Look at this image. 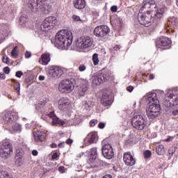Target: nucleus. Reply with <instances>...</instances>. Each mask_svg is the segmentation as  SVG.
I'll return each instance as SVG.
<instances>
[{
    "instance_id": "1",
    "label": "nucleus",
    "mask_w": 178,
    "mask_h": 178,
    "mask_svg": "<svg viewBox=\"0 0 178 178\" xmlns=\"http://www.w3.org/2000/svg\"><path fill=\"white\" fill-rule=\"evenodd\" d=\"M73 42V33L67 30H61L56 35L54 45L58 49H67Z\"/></svg>"
},
{
    "instance_id": "2",
    "label": "nucleus",
    "mask_w": 178,
    "mask_h": 178,
    "mask_svg": "<svg viewBox=\"0 0 178 178\" xmlns=\"http://www.w3.org/2000/svg\"><path fill=\"white\" fill-rule=\"evenodd\" d=\"M147 102L151 104L146 108V113L149 119H155V118H158V116H159V112L161 111V106L159 105V100H158V97L155 92L148 94Z\"/></svg>"
},
{
    "instance_id": "3",
    "label": "nucleus",
    "mask_w": 178,
    "mask_h": 178,
    "mask_svg": "<svg viewBox=\"0 0 178 178\" xmlns=\"http://www.w3.org/2000/svg\"><path fill=\"white\" fill-rule=\"evenodd\" d=\"M28 8L32 13H36L38 9H41L44 13H49L51 8V5L47 3V0H29Z\"/></svg>"
},
{
    "instance_id": "4",
    "label": "nucleus",
    "mask_w": 178,
    "mask_h": 178,
    "mask_svg": "<svg viewBox=\"0 0 178 178\" xmlns=\"http://www.w3.org/2000/svg\"><path fill=\"white\" fill-rule=\"evenodd\" d=\"M57 23L58 19H56V17H47L44 19V20H43L40 26L35 29V31L40 35H42L44 33L49 31V30H52V29L56 26Z\"/></svg>"
},
{
    "instance_id": "5",
    "label": "nucleus",
    "mask_w": 178,
    "mask_h": 178,
    "mask_svg": "<svg viewBox=\"0 0 178 178\" xmlns=\"http://www.w3.org/2000/svg\"><path fill=\"white\" fill-rule=\"evenodd\" d=\"M144 11H141L140 10L138 14V20L142 26H145V27H148L151 26L152 23L156 24V20L155 17L152 15V11L146 10V13H143Z\"/></svg>"
},
{
    "instance_id": "6",
    "label": "nucleus",
    "mask_w": 178,
    "mask_h": 178,
    "mask_svg": "<svg viewBox=\"0 0 178 178\" xmlns=\"http://www.w3.org/2000/svg\"><path fill=\"white\" fill-rule=\"evenodd\" d=\"M76 87V81L74 79H65L62 80L58 86V90L60 94H70Z\"/></svg>"
},
{
    "instance_id": "7",
    "label": "nucleus",
    "mask_w": 178,
    "mask_h": 178,
    "mask_svg": "<svg viewBox=\"0 0 178 178\" xmlns=\"http://www.w3.org/2000/svg\"><path fill=\"white\" fill-rule=\"evenodd\" d=\"M165 101L167 106H177L178 105V88L171 90Z\"/></svg>"
},
{
    "instance_id": "8",
    "label": "nucleus",
    "mask_w": 178,
    "mask_h": 178,
    "mask_svg": "<svg viewBox=\"0 0 178 178\" xmlns=\"http://www.w3.org/2000/svg\"><path fill=\"white\" fill-rule=\"evenodd\" d=\"M93 44L92 39L89 36H82L77 40L76 47L80 49H87L92 47Z\"/></svg>"
},
{
    "instance_id": "9",
    "label": "nucleus",
    "mask_w": 178,
    "mask_h": 178,
    "mask_svg": "<svg viewBox=\"0 0 178 178\" xmlns=\"http://www.w3.org/2000/svg\"><path fill=\"white\" fill-rule=\"evenodd\" d=\"M131 123L136 130H144V129H145V120L142 115H137L134 116Z\"/></svg>"
},
{
    "instance_id": "10",
    "label": "nucleus",
    "mask_w": 178,
    "mask_h": 178,
    "mask_svg": "<svg viewBox=\"0 0 178 178\" xmlns=\"http://www.w3.org/2000/svg\"><path fill=\"white\" fill-rule=\"evenodd\" d=\"M44 120L47 122H51L53 126H56V124H59L60 126H63L66 124V122L59 119L56 114H55V111H51L49 114H47L44 118Z\"/></svg>"
},
{
    "instance_id": "11",
    "label": "nucleus",
    "mask_w": 178,
    "mask_h": 178,
    "mask_svg": "<svg viewBox=\"0 0 178 178\" xmlns=\"http://www.w3.org/2000/svg\"><path fill=\"white\" fill-rule=\"evenodd\" d=\"M11 152H13V145L9 141H4L0 149L1 156L2 158H8Z\"/></svg>"
},
{
    "instance_id": "12",
    "label": "nucleus",
    "mask_w": 178,
    "mask_h": 178,
    "mask_svg": "<svg viewBox=\"0 0 178 178\" xmlns=\"http://www.w3.org/2000/svg\"><path fill=\"white\" fill-rule=\"evenodd\" d=\"M57 106L59 111L67 112L70 108V100L67 97H61L57 101Z\"/></svg>"
},
{
    "instance_id": "13",
    "label": "nucleus",
    "mask_w": 178,
    "mask_h": 178,
    "mask_svg": "<svg viewBox=\"0 0 178 178\" xmlns=\"http://www.w3.org/2000/svg\"><path fill=\"white\" fill-rule=\"evenodd\" d=\"M111 33V29L106 25H100L95 27L94 30V35L95 37H105Z\"/></svg>"
},
{
    "instance_id": "14",
    "label": "nucleus",
    "mask_w": 178,
    "mask_h": 178,
    "mask_svg": "<svg viewBox=\"0 0 178 178\" xmlns=\"http://www.w3.org/2000/svg\"><path fill=\"white\" fill-rule=\"evenodd\" d=\"M90 85H88V81L87 79H81L80 84L78 86V95L80 97H84L87 92L88 91Z\"/></svg>"
},
{
    "instance_id": "15",
    "label": "nucleus",
    "mask_w": 178,
    "mask_h": 178,
    "mask_svg": "<svg viewBox=\"0 0 178 178\" xmlns=\"http://www.w3.org/2000/svg\"><path fill=\"white\" fill-rule=\"evenodd\" d=\"M102 153L106 159H112L115 155L113 148H112V145L109 143H106L102 147Z\"/></svg>"
},
{
    "instance_id": "16",
    "label": "nucleus",
    "mask_w": 178,
    "mask_h": 178,
    "mask_svg": "<svg viewBox=\"0 0 178 178\" xmlns=\"http://www.w3.org/2000/svg\"><path fill=\"white\" fill-rule=\"evenodd\" d=\"M99 74L100 77H102L103 83H104L105 81H113V80H115V76L112 75V72H111V71L106 70V68H103L99 72Z\"/></svg>"
},
{
    "instance_id": "17",
    "label": "nucleus",
    "mask_w": 178,
    "mask_h": 178,
    "mask_svg": "<svg viewBox=\"0 0 178 178\" xmlns=\"http://www.w3.org/2000/svg\"><path fill=\"white\" fill-rule=\"evenodd\" d=\"M172 44V40L169 38L162 37L156 43L158 48H161V49H168L170 44Z\"/></svg>"
},
{
    "instance_id": "18",
    "label": "nucleus",
    "mask_w": 178,
    "mask_h": 178,
    "mask_svg": "<svg viewBox=\"0 0 178 178\" xmlns=\"http://www.w3.org/2000/svg\"><path fill=\"white\" fill-rule=\"evenodd\" d=\"M123 161L127 166H134L136 165V159L131 155V152H127L123 154Z\"/></svg>"
},
{
    "instance_id": "19",
    "label": "nucleus",
    "mask_w": 178,
    "mask_h": 178,
    "mask_svg": "<svg viewBox=\"0 0 178 178\" xmlns=\"http://www.w3.org/2000/svg\"><path fill=\"white\" fill-rule=\"evenodd\" d=\"M33 138L35 143H42L47 138V134L42 130L33 131Z\"/></svg>"
},
{
    "instance_id": "20",
    "label": "nucleus",
    "mask_w": 178,
    "mask_h": 178,
    "mask_svg": "<svg viewBox=\"0 0 178 178\" xmlns=\"http://www.w3.org/2000/svg\"><path fill=\"white\" fill-rule=\"evenodd\" d=\"M152 15L154 16V19H156V24H158L159 22H161V19L163 17V14L166 12V8L162 7L157 10V11H151Z\"/></svg>"
},
{
    "instance_id": "21",
    "label": "nucleus",
    "mask_w": 178,
    "mask_h": 178,
    "mask_svg": "<svg viewBox=\"0 0 178 178\" xmlns=\"http://www.w3.org/2000/svg\"><path fill=\"white\" fill-rule=\"evenodd\" d=\"M10 34V26L5 24L2 30L0 31V44L3 42V40Z\"/></svg>"
},
{
    "instance_id": "22",
    "label": "nucleus",
    "mask_w": 178,
    "mask_h": 178,
    "mask_svg": "<svg viewBox=\"0 0 178 178\" xmlns=\"http://www.w3.org/2000/svg\"><path fill=\"white\" fill-rule=\"evenodd\" d=\"M85 141L88 143V144H95V143L98 141V134L95 131L90 132L88 134Z\"/></svg>"
},
{
    "instance_id": "23",
    "label": "nucleus",
    "mask_w": 178,
    "mask_h": 178,
    "mask_svg": "<svg viewBox=\"0 0 178 178\" xmlns=\"http://www.w3.org/2000/svg\"><path fill=\"white\" fill-rule=\"evenodd\" d=\"M101 104H103L104 106L112 105V95L108 93L103 94L101 99Z\"/></svg>"
},
{
    "instance_id": "24",
    "label": "nucleus",
    "mask_w": 178,
    "mask_h": 178,
    "mask_svg": "<svg viewBox=\"0 0 178 178\" xmlns=\"http://www.w3.org/2000/svg\"><path fill=\"white\" fill-rule=\"evenodd\" d=\"M49 74L54 79H58L63 74V70L60 67H55L49 70Z\"/></svg>"
},
{
    "instance_id": "25",
    "label": "nucleus",
    "mask_w": 178,
    "mask_h": 178,
    "mask_svg": "<svg viewBox=\"0 0 178 178\" xmlns=\"http://www.w3.org/2000/svg\"><path fill=\"white\" fill-rule=\"evenodd\" d=\"M3 120L7 123H15L17 120V115L15 113H7L3 117Z\"/></svg>"
},
{
    "instance_id": "26",
    "label": "nucleus",
    "mask_w": 178,
    "mask_h": 178,
    "mask_svg": "<svg viewBox=\"0 0 178 178\" xmlns=\"http://www.w3.org/2000/svg\"><path fill=\"white\" fill-rule=\"evenodd\" d=\"M49 62H51V54L49 53L43 54L39 60L40 65H43L44 66H47Z\"/></svg>"
},
{
    "instance_id": "27",
    "label": "nucleus",
    "mask_w": 178,
    "mask_h": 178,
    "mask_svg": "<svg viewBox=\"0 0 178 178\" xmlns=\"http://www.w3.org/2000/svg\"><path fill=\"white\" fill-rule=\"evenodd\" d=\"M88 163H92L97 159V147H92L88 152Z\"/></svg>"
},
{
    "instance_id": "28",
    "label": "nucleus",
    "mask_w": 178,
    "mask_h": 178,
    "mask_svg": "<svg viewBox=\"0 0 178 178\" xmlns=\"http://www.w3.org/2000/svg\"><path fill=\"white\" fill-rule=\"evenodd\" d=\"M104 83V80L102 79V77L98 74L97 75H95L92 77V84L93 87H95L97 86H101Z\"/></svg>"
},
{
    "instance_id": "29",
    "label": "nucleus",
    "mask_w": 178,
    "mask_h": 178,
    "mask_svg": "<svg viewBox=\"0 0 178 178\" xmlns=\"http://www.w3.org/2000/svg\"><path fill=\"white\" fill-rule=\"evenodd\" d=\"M73 3L76 9H84L86 8V0H75Z\"/></svg>"
},
{
    "instance_id": "30",
    "label": "nucleus",
    "mask_w": 178,
    "mask_h": 178,
    "mask_svg": "<svg viewBox=\"0 0 178 178\" xmlns=\"http://www.w3.org/2000/svg\"><path fill=\"white\" fill-rule=\"evenodd\" d=\"M153 5H156L155 3V1H154V0H152L149 2L143 3V6L140 8V12H145V10H144V9H148V8H149V6H153Z\"/></svg>"
},
{
    "instance_id": "31",
    "label": "nucleus",
    "mask_w": 178,
    "mask_h": 178,
    "mask_svg": "<svg viewBox=\"0 0 178 178\" xmlns=\"http://www.w3.org/2000/svg\"><path fill=\"white\" fill-rule=\"evenodd\" d=\"M156 151L158 155H163V154H165V146L163 145H158Z\"/></svg>"
},
{
    "instance_id": "32",
    "label": "nucleus",
    "mask_w": 178,
    "mask_h": 178,
    "mask_svg": "<svg viewBox=\"0 0 178 178\" xmlns=\"http://www.w3.org/2000/svg\"><path fill=\"white\" fill-rule=\"evenodd\" d=\"M170 113L172 116H178V106H172L170 108Z\"/></svg>"
},
{
    "instance_id": "33",
    "label": "nucleus",
    "mask_w": 178,
    "mask_h": 178,
    "mask_svg": "<svg viewBox=\"0 0 178 178\" xmlns=\"http://www.w3.org/2000/svg\"><path fill=\"white\" fill-rule=\"evenodd\" d=\"M12 83H14V88L18 94H20V83L16 79H11Z\"/></svg>"
},
{
    "instance_id": "34",
    "label": "nucleus",
    "mask_w": 178,
    "mask_h": 178,
    "mask_svg": "<svg viewBox=\"0 0 178 178\" xmlns=\"http://www.w3.org/2000/svg\"><path fill=\"white\" fill-rule=\"evenodd\" d=\"M143 156L145 159H148L152 156V152H151V150H146L143 152Z\"/></svg>"
},
{
    "instance_id": "35",
    "label": "nucleus",
    "mask_w": 178,
    "mask_h": 178,
    "mask_svg": "<svg viewBox=\"0 0 178 178\" xmlns=\"http://www.w3.org/2000/svg\"><path fill=\"white\" fill-rule=\"evenodd\" d=\"M13 129L14 130V131H22V125H20L18 123H15L13 126Z\"/></svg>"
},
{
    "instance_id": "36",
    "label": "nucleus",
    "mask_w": 178,
    "mask_h": 178,
    "mask_svg": "<svg viewBox=\"0 0 178 178\" xmlns=\"http://www.w3.org/2000/svg\"><path fill=\"white\" fill-rule=\"evenodd\" d=\"M92 60L95 66H97V65H98V63H99V60L98 59V54H93Z\"/></svg>"
},
{
    "instance_id": "37",
    "label": "nucleus",
    "mask_w": 178,
    "mask_h": 178,
    "mask_svg": "<svg viewBox=\"0 0 178 178\" xmlns=\"http://www.w3.org/2000/svg\"><path fill=\"white\" fill-rule=\"evenodd\" d=\"M119 49H120V45L117 44L113 47V48L111 49V55H115V54H116L115 51H119Z\"/></svg>"
},
{
    "instance_id": "38",
    "label": "nucleus",
    "mask_w": 178,
    "mask_h": 178,
    "mask_svg": "<svg viewBox=\"0 0 178 178\" xmlns=\"http://www.w3.org/2000/svg\"><path fill=\"white\" fill-rule=\"evenodd\" d=\"M117 23V27L120 30V29L123 27V20L122 19H118Z\"/></svg>"
},
{
    "instance_id": "39",
    "label": "nucleus",
    "mask_w": 178,
    "mask_h": 178,
    "mask_svg": "<svg viewBox=\"0 0 178 178\" xmlns=\"http://www.w3.org/2000/svg\"><path fill=\"white\" fill-rule=\"evenodd\" d=\"M59 159V154H58V152H54L51 155V161H58Z\"/></svg>"
},
{
    "instance_id": "40",
    "label": "nucleus",
    "mask_w": 178,
    "mask_h": 178,
    "mask_svg": "<svg viewBox=\"0 0 178 178\" xmlns=\"http://www.w3.org/2000/svg\"><path fill=\"white\" fill-rule=\"evenodd\" d=\"M173 154H175V150H173V148H170L168 149V158H169V159H172V157L173 156Z\"/></svg>"
},
{
    "instance_id": "41",
    "label": "nucleus",
    "mask_w": 178,
    "mask_h": 178,
    "mask_svg": "<svg viewBox=\"0 0 178 178\" xmlns=\"http://www.w3.org/2000/svg\"><path fill=\"white\" fill-rule=\"evenodd\" d=\"M33 76H29L25 79V83H26L27 84H31L33 83Z\"/></svg>"
},
{
    "instance_id": "42",
    "label": "nucleus",
    "mask_w": 178,
    "mask_h": 178,
    "mask_svg": "<svg viewBox=\"0 0 178 178\" xmlns=\"http://www.w3.org/2000/svg\"><path fill=\"white\" fill-rule=\"evenodd\" d=\"M98 124V120H92L90 122V127H94L95 126V124Z\"/></svg>"
},
{
    "instance_id": "43",
    "label": "nucleus",
    "mask_w": 178,
    "mask_h": 178,
    "mask_svg": "<svg viewBox=\"0 0 178 178\" xmlns=\"http://www.w3.org/2000/svg\"><path fill=\"white\" fill-rule=\"evenodd\" d=\"M3 62L7 65H10V62H9V58H8L6 56H3Z\"/></svg>"
},
{
    "instance_id": "44",
    "label": "nucleus",
    "mask_w": 178,
    "mask_h": 178,
    "mask_svg": "<svg viewBox=\"0 0 178 178\" xmlns=\"http://www.w3.org/2000/svg\"><path fill=\"white\" fill-rule=\"evenodd\" d=\"M16 48H17V47H15L11 51V55L12 56H14V58L17 56V51H16Z\"/></svg>"
},
{
    "instance_id": "45",
    "label": "nucleus",
    "mask_w": 178,
    "mask_h": 178,
    "mask_svg": "<svg viewBox=\"0 0 178 178\" xmlns=\"http://www.w3.org/2000/svg\"><path fill=\"white\" fill-rule=\"evenodd\" d=\"M8 172L6 171H0V178H5L7 176Z\"/></svg>"
},
{
    "instance_id": "46",
    "label": "nucleus",
    "mask_w": 178,
    "mask_h": 178,
    "mask_svg": "<svg viewBox=\"0 0 178 178\" xmlns=\"http://www.w3.org/2000/svg\"><path fill=\"white\" fill-rule=\"evenodd\" d=\"M15 76L16 77H18V79H20L22 77V76H23V72L22 71H17L16 73H15Z\"/></svg>"
},
{
    "instance_id": "47",
    "label": "nucleus",
    "mask_w": 178,
    "mask_h": 178,
    "mask_svg": "<svg viewBox=\"0 0 178 178\" xmlns=\"http://www.w3.org/2000/svg\"><path fill=\"white\" fill-rule=\"evenodd\" d=\"M72 19H73V20H74V22H81L80 17L77 16V15H73Z\"/></svg>"
},
{
    "instance_id": "48",
    "label": "nucleus",
    "mask_w": 178,
    "mask_h": 178,
    "mask_svg": "<svg viewBox=\"0 0 178 178\" xmlns=\"http://www.w3.org/2000/svg\"><path fill=\"white\" fill-rule=\"evenodd\" d=\"M25 58H26V59H30V58H31V52L26 51L25 52Z\"/></svg>"
},
{
    "instance_id": "49",
    "label": "nucleus",
    "mask_w": 178,
    "mask_h": 178,
    "mask_svg": "<svg viewBox=\"0 0 178 178\" xmlns=\"http://www.w3.org/2000/svg\"><path fill=\"white\" fill-rule=\"evenodd\" d=\"M66 144L67 145H72L73 144V139H70V138L67 139Z\"/></svg>"
},
{
    "instance_id": "50",
    "label": "nucleus",
    "mask_w": 178,
    "mask_h": 178,
    "mask_svg": "<svg viewBox=\"0 0 178 178\" xmlns=\"http://www.w3.org/2000/svg\"><path fill=\"white\" fill-rule=\"evenodd\" d=\"M111 12H113V13L118 12V6H111Z\"/></svg>"
},
{
    "instance_id": "51",
    "label": "nucleus",
    "mask_w": 178,
    "mask_h": 178,
    "mask_svg": "<svg viewBox=\"0 0 178 178\" xmlns=\"http://www.w3.org/2000/svg\"><path fill=\"white\" fill-rule=\"evenodd\" d=\"M3 72L4 73H6V74H9V73H10V70L9 69V67H4Z\"/></svg>"
},
{
    "instance_id": "52",
    "label": "nucleus",
    "mask_w": 178,
    "mask_h": 178,
    "mask_svg": "<svg viewBox=\"0 0 178 178\" xmlns=\"http://www.w3.org/2000/svg\"><path fill=\"white\" fill-rule=\"evenodd\" d=\"M99 129H104L105 127V123L104 122H99L98 124Z\"/></svg>"
},
{
    "instance_id": "53",
    "label": "nucleus",
    "mask_w": 178,
    "mask_h": 178,
    "mask_svg": "<svg viewBox=\"0 0 178 178\" xmlns=\"http://www.w3.org/2000/svg\"><path fill=\"white\" fill-rule=\"evenodd\" d=\"M148 8L151 9L150 12H154V10L156 8V4H154L153 6H150L148 7Z\"/></svg>"
},
{
    "instance_id": "54",
    "label": "nucleus",
    "mask_w": 178,
    "mask_h": 178,
    "mask_svg": "<svg viewBox=\"0 0 178 178\" xmlns=\"http://www.w3.org/2000/svg\"><path fill=\"white\" fill-rule=\"evenodd\" d=\"M134 90V87L129 86L127 88V90L129 91V92H131Z\"/></svg>"
},
{
    "instance_id": "55",
    "label": "nucleus",
    "mask_w": 178,
    "mask_h": 178,
    "mask_svg": "<svg viewBox=\"0 0 178 178\" xmlns=\"http://www.w3.org/2000/svg\"><path fill=\"white\" fill-rule=\"evenodd\" d=\"M175 138L173 136H168L167 139L165 140L166 143H169V141H172Z\"/></svg>"
},
{
    "instance_id": "56",
    "label": "nucleus",
    "mask_w": 178,
    "mask_h": 178,
    "mask_svg": "<svg viewBox=\"0 0 178 178\" xmlns=\"http://www.w3.org/2000/svg\"><path fill=\"white\" fill-rule=\"evenodd\" d=\"M59 172H61V173H65V167L64 166H60L58 168Z\"/></svg>"
},
{
    "instance_id": "57",
    "label": "nucleus",
    "mask_w": 178,
    "mask_h": 178,
    "mask_svg": "<svg viewBox=\"0 0 178 178\" xmlns=\"http://www.w3.org/2000/svg\"><path fill=\"white\" fill-rule=\"evenodd\" d=\"M167 31L168 32V33H175V30H173V29H172L171 27H170L169 26V25H168V28H167Z\"/></svg>"
},
{
    "instance_id": "58",
    "label": "nucleus",
    "mask_w": 178,
    "mask_h": 178,
    "mask_svg": "<svg viewBox=\"0 0 178 178\" xmlns=\"http://www.w3.org/2000/svg\"><path fill=\"white\" fill-rule=\"evenodd\" d=\"M32 155H33V156H37V155H38V151H37V150H35V149L33 150V151H32Z\"/></svg>"
},
{
    "instance_id": "59",
    "label": "nucleus",
    "mask_w": 178,
    "mask_h": 178,
    "mask_svg": "<svg viewBox=\"0 0 178 178\" xmlns=\"http://www.w3.org/2000/svg\"><path fill=\"white\" fill-rule=\"evenodd\" d=\"M24 20H26V17H19V21L21 23H26Z\"/></svg>"
},
{
    "instance_id": "60",
    "label": "nucleus",
    "mask_w": 178,
    "mask_h": 178,
    "mask_svg": "<svg viewBox=\"0 0 178 178\" xmlns=\"http://www.w3.org/2000/svg\"><path fill=\"white\" fill-rule=\"evenodd\" d=\"M0 79H2L3 80H5V79H6V76H5V74L0 73Z\"/></svg>"
},
{
    "instance_id": "61",
    "label": "nucleus",
    "mask_w": 178,
    "mask_h": 178,
    "mask_svg": "<svg viewBox=\"0 0 178 178\" xmlns=\"http://www.w3.org/2000/svg\"><path fill=\"white\" fill-rule=\"evenodd\" d=\"M51 148H56V147H58V145H56V143H53L51 144L50 145Z\"/></svg>"
},
{
    "instance_id": "62",
    "label": "nucleus",
    "mask_w": 178,
    "mask_h": 178,
    "mask_svg": "<svg viewBox=\"0 0 178 178\" xmlns=\"http://www.w3.org/2000/svg\"><path fill=\"white\" fill-rule=\"evenodd\" d=\"M149 79L150 80H154V79H155V76H154V74H150L149 75Z\"/></svg>"
},
{
    "instance_id": "63",
    "label": "nucleus",
    "mask_w": 178,
    "mask_h": 178,
    "mask_svg": "<svg viewBox=\"0 0 178 178\" xmlns=\"http://www.w3.org/2000/svg\"><path fill=\"white\" fill-rule=\"evenodd\" d=\"M102 178H112V175H106Z\"/></svg>"
},
{
    "instance_id": "64",
    "label": "nucleus",
    "mask_w": 178,
    "mask_h": 178,
    "mask_svg": "<svg viewBox=\"0 0 178 178\" xmlns=\"http://www.w3.org/2000/svg\"><path fill=\"white\" fill-rule=\"evenodd\" d=\"M5 178H13V177L7 172V175L5 177Z\"/></svg>"
}]
</instances>
